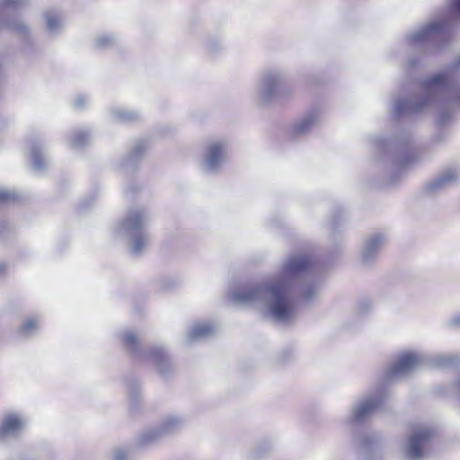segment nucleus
Segmentation results:
<instances>
[{"label": "nucleus", "mask_w": 460, "mask_h": 460, "mask_svg": "<svg viewBox=\"0 0 460 460\" xmlns=\"http://www.w3.org/2000/svg\"><path fill=\"white\" fill-rule=\"evenodd\" d=\"M373 308V302L370 298L363 297L357 304V311L360 314H367Z\"/></svg>", "instance_id": "obj_16"}, {"label": "nucleus", "mask_w": 460, "mask_h": 460, "mask_svg": "<svg viewBox=\"0 0 460 460\" xmlns=\"http://www.w3.org/2000/svg\"><path fill=\"white\" fill-rule=\"evenodd\" d=\"M418 63V60H416L415 58H411L409 60H408V67L409 68H413Z\"/></svg>", "instance_id": "obj_25"}, {"label": "nucleus", "mask_w": 460, "mask_h": 460, "mask_svg": "<svg viewBox=\"0 0 460 460\" xmlns=\"http://www.w3.org/2000/svg\"><path fill=\"white\" fill-rule=\"evenodd\" d=\"M375 437L370 435L359 436L356 439V447L358 450L363 453H368L371 449H373L375 444Z\"/></svg>", "instance_id": "obj_15"}, {"label": "nucleus", "mask_w": 460, "mask_h": 460, "mask_svg": "<svg viewBox=\"0 0 460 460\" xmlns=\"http://www.w3.org/2000/svg\"><path fill=\"white\" fill-rule=\"evenodd\" d=\"M124 344L128 349H134L138 346V340L135 333L128 332L124 336Z\"/></svg>", "instance_id": "obj_17"}, {"label": "nucleus", "mask_w": 460, "mask_h": 460, "mask_svg": "<svg viewBox=\"0 0 460 460\" xmlns=\"http://www.w3.org/2000/svg\"><path fill=\"white\" fill-rule=\"evenodd\" d=\"M140 222H141V216L137 215V216H136V217L133 219L132 224H136V225H137V224H138V223H140Z\"/></svg>", "instance_id": "obj_27"}, {"label": "nucleus", "mask_w": 460, "mask_h": 460, "mask_svg": "<svg viewBox=\"0 0 460 460\" xmlns=\"http://www.w3.org/2000/svg\"><path fill=\"white\" fill-rule=\"evenodd\" d=\"M425 364L431 367L450 368L460 364V356L457 354H436L425 356Z\"/></svg>", "instance_id": "obj_11"}, {"label": "nucleus", "mask_w": 460, "mask_h": 460, "mask_svg": "<svg viewBox=\"0 0 460 460\" xmlns=\"http://www.w3.org/2000/svg\"><path fill=\"white\" fill-rule=\"evenodd\" d=\"M450 324L453 327L459 328L460 327V314L456 315L454 319L451 320Z\"/></svg>", "instance_id": "obj_23"}, {"label": "nucleus", "mask_w": 460, "mask_h": 460, "mask_svg": "<svg viewBox=\"0 0 460 460\" xmlns=\"http://www.w3.org/2000/svg\"><path fill=\"white\" fill-rule=\"evenodd\" d=\"M154 358H164V354L161 349H155L152 352Z\"/></svg>", "instance_id": "obj_26"}, {"label": "nucleus", "mask_w": 460, "mask_h": 460, "mask_svg": "<svg viewBox=\"0 0 460 460\" xmlns=\"http://www.w3.org/2000/svg\"><path fill=\"white\" fill-rule=\"evenodd\" d=\"M376 145L382 146L386 151H394L396 155V163L399 164H404L411 158L412 137L410 135L399 137L391 142L376 139Z\"/></svg>", "instance_id": "obj_8"}, {"label": "nucleus", "mask_w": 460, "mask_h": 460, "mask_svg": "<svg viewBox=\"0 0 460 460\" xmlns=\"http://www.w3.org/2000/svg\"><path fill=\"white\" fill-rule=\"evenodd\" d=\"M320 118L318 113H310L295 126L293 133L295 135L304 134L316 126Z\"/></svg>", "instance_id": "obj_12"}, {"label": "nucleus", "mask_w": 460, "mask_h": 460, "mask_svg": "<svg viewBox=\"0 0 460 460\" xmlns=\"http://www.w3.org/2000/svg\"><path fill=\"white\" fill-rule=\"evenodd\" d=\"M37 327V321L35 319L27 320L22 326L21 331L22 332H29Z\"/></svg>", "instance_id": "obj_18"}, {"label": "nucleus", "mask_w": 460, "mask_h": 460, "mask_svg": "<svg viewBox=\"0 0 460 460\" xmlns=\"http://www.w3.org/2000/svg\"><path fill=\"white\" fill-rule=\"evenodd\" d=\"M8 199V194L4 192H0V200H5Z\"/></svg>", "instance_id": "obj_28"}, {"label": "nucleus", "mask_w": 460, "mask_h": 460, "mask_svg": "<svg viewBox=\"0 0 460 460\" xmlns=\"http://www.w3.org/2000/svg\"><path fill=\"white\" fill-rule=\"evenodd\" d=\"M385 243V237L381 234L368 236L361 248V262L365 266L372 265L377 259Z\"/></svg>", "instance_id": "obj_10"}, {"label": "nucleus", "mask_w": 460, "mask_h": 460, "mask_svg": "<svg viewBox=\"0 0 460 460\" xmlns=\"http://www.w3.org/2000/svg\"><path fill=\"white\" fill-rule=\"evenodd\" d=\"M459 179L460 170L457 167L447 168L426 184L425 191L429 194L439 193L456 184Z\"/></svg>", "instance_id": "obj_9"}, {"label": "nucleus", "mask_w": 460, "mask_h": 460, "mask_svg": "<svg viewBox=\"0 0 460 460\" xmlns=\"http://www.w3.org/2000/svg\"><path fill=\"white\" fill-rule=\"evenodd\" d=\"M224 155V147L220 143L212 144L208 150L207 155V162L208 166L215 167L217 166Z\"/></svg>", "instance_id": "obj_13"}, {"label": "nucleus", "mask_w": 460, "mask_h": 460, "mask_svg": "<svg viewBox=\"0 0 460 460\" xmlns=\"http://www.w3.org/2000/svg\"><path fill=\"white\" fill-rule=\"evenodd\" d=\"M321 290L311 256L304 252L289 256V323L298 315L301 305L316 299Z\"/></svg>", "instance_id": "obj_2"}, {"label": "nucleus", "mask_w": 460, "mask_h": 460, "mask_svg": "<svg viewBox=\"0 0 460 460\" xmlns=\"http://www.w3.org/2000/svg\"><path fill=\"white\" fill-rule=\"evenodd\" d=\"M460 67V56L449 69L436 74L421 83L422 94L415 99H396L392 103L394 118L418 115L427 111L438 112V123L449 122L451 107L460 109V84L455 82L453 70Z\"/></svg>", "instance_id": "obj_1"}, {"label": "nucleus", "mask_w": 460, "mask_h": 460, "mask_svg": "<svg viewBox=\"0 0 460 460\" xmlns=\"http://www.w3.org/2000/svg\"><path fill=\"white\" fill-rule=\"evenodd\" d=\"M22 427V421L15 416H10L6 418L0 428V433L5 434L9 432H14Z\"/></svg>", "instance_id": "obj_14"}, {"label": "nucleus", "mask_w": 460, "mask_h": 460, "mask_svg": "<svg viewBox=\"0 0 460 460\" xmlns=\"http://www.w3.org/2000/svg\"><path fill=\"white\" fill-rule=\"evenodd\" d=\"M425 364V356L415 352H406L398 356L394 362L385 370L387 381H394L411 374L420 366Z\"/></svg>", "instance_id": "obj_5"}, {"label": "nucleus", "mask_w": 460, "mask_h": 460, "mask_svg": "<svg viewBox=\"0 0 460 460\" xmlns=\"http://www.w3.org/2000/svg\"><path fill=\"white\" fill-rule=\"evenodd\" d=\"M456 385L458 393L460 394V378L457 380Z\"/></svg>", "instance_id": "obj_30"}, {"label": "nucleus", "mask_w": 460, "mask_h": 460, "mask_svg": "<svg viewBox=\"0 0 460 460\" xmlns=\"http://www.w3.org/2000/svg\"><path fill=\"white\" fill-rule=\"evenodd\" d=\"M433 429L420 426L412 430V433L404 447L405 456L408 460H420L423 457V446L433 437Z\"/></svg>", "instance_id": "obj_7"}, {"label": "nucleus", "mask_w": 460, "mask_h": 460, "mask_svg": "<svg viewBox=\"0 0 460 460\" xmlns=\"http://www.w3.org/2000/svg\"><path fill=\"white\" fill-rule=\"evenodd\" d=\"M384 394L376 390L359 397L350 408L347 416L349 425H361L367 422L383 405Z\"/></svg>", "instance_id": "obj_4"}, {"label": "nucleus", "mask_w": 460, "mask_h": 460, "mask_svg": "<svg viewBox=\"0 0 460 460\" xmlns=\"http://www.w3.org/2000/svg\"><path fill=\"white\" fill-rule=\"evenodd\" d=\"M233 298L241 303L264 301L275 319H285L288 316V273L282 271L265 285L243 287L234 291Z\"/></svg>", "instance_id": "obj_3"}, {"label": "nucleus", "mask_w": 460, "mask_h": 460, "mask_svg": "<svg viewBox=\"0 0 460 460\" xmlns=\"http://www.w3.org/2000/svg\"><path fill=\"white\" fill-rule=\"evenodd\" d=\"M446 27V22L442 21L430 22L411 33L408 36V42L412 49L427 53L431 42L441 35Z\"/></svg>", "instance_id": "obj_6"}, {"label": "nucleus", "mask_w": 460, "mask_h": 460, "mask_svg": "<svg viewBox=\"0 0 460 460\" xmlns=\"http://www.w3.org/2000/svg\"><path fill=\"white\" fill-rule=\"evenodd\" d=\"M19 4L18 0H3L2 5L6 6H16Z\"/></svg>", "instance_id": "obj_22"}, {"label": "nucleus", "mask_w": 460, "mask_h": 460, "mask_svg": "<svg viewBox=\"0 0 460 460\" xmlns=\"http://www.w3.org/2000/svg\"><path fill=\"white\" fill-rule=\"evenodd\" d=\"M451 8L455 13H460V0H452Z\"/></svg>", "instance_id": "obj_21"}, {"label": "nucleus", "mask_w": 460, "mask_h": 460, "mask_svg": "<svg viewBox=\"0 0 460 460\" xmlns=\"http://www.w3.org/2000/svg\"><path fill=\"white\" fill-rule=\"evenodd\" d=\"M276 82H269V89L275 87Z\"/></svg>", "instance_id": "obj_29"}, {"label": "nucleus", "mask_w": 460, "mask_h": 460, "mask_svg": "<svg viewBox=\"0 0 460 460\" xmlns=\"http://www.w3.org/2000/svg\"><path fill=\"white\" fill-rule=\"evenodd\" d=\"M4 269V265H0V272H2Z\"/></svg>", "instance_id": "obj_31"}, {"label": "nucleus", "mask_w": 460, "mask_h": 460, "mask_svg": "<svg viewBox=\"0 0 460 460\" xmlns=\"http://www.w3.org/2000/svg\"><path fill=\"white\" fill-rule=\"evenodd\" d=\"M57 24H58V21H57L55 18H49V19L48 20V26H49L50 29L55 28Z\"/></svg>", "instance_id": "obj_24"}, {"label": "nucleus", "mask_w": 460, "mask_h": 460, "mask_svg": "<svg viewBox=\"0 0 460 460\" xmlns=\"http://www.w3.org/2000/svg\"><path fill=\"white\" fill-rule=\"evenodd\" d=\"M211 332V328L209 326H197L193 330V336L198 337L201 335L208 334Z\"/></svg>", "instance_id": "obj_19"}, {"label": "nucleus", "mask_w": 460, "mask_h": 460, "mask_svg": "<svg viewBox=\"0 0 460 460\" xmlns=\"http://www.w3.org/2000/svg\"><path fill=\"white\" fill-rule=\"evenodd\" d=\"M146 244V241L143 237H137L134 241V249L139 252Z\"/></svg>", "instance_id": "obj_20"}]
</instances>
